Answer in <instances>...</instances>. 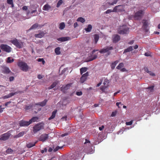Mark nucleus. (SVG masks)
<instances>
[{
  "label": "nucleus",
  "instance_id": "32",
  "mask_svg": "<svg viewBox=\"0 0 160 160\" xmlns=\"http://www.w3.org/2000/svg\"><path fill=\"white\" fill-rule=\"evenodd\" d=\"M87 68L86 67L82 68L80 69V72L81 74L85 72L87 70Z\"/></svg>",
  "mask_w": 160,
  "mask_h": 160
},
{
  "label": "nucleus",
  "instance_id": "23",
  "mask_svg": "<svg viewBox=\"0 0 160 160\" xmlns=\"http://www.w3.org/2000/svg\"><path fill=\"white\" fill-rule=\"evenodd\" d=\"M37 142H28L27 144V148H30L32 147L33 146H35Z\"/></svg>",
  "mask_w": 160,
  "mask_h": 160
},
{
  "label": "nucleus",
  "instance_id": "25",
  "mask_svg": "<svg viewBox=\"0 0 160 160\" xmlns=\"http://www.w3.org/2000/svg\"><path fill=\"white\" fill-rule=\"evenodd\" d=\"M38 118L37 117H34L32 118L29 121V122L30 123V124L32 122H34L36 121H37L38 120Z\"/></svg>",
  "mask_w": 160,
  "mask_h": 160
},
{
  "label": "nucleus",
  "instance_id": "31",
  "mask_svg": "<svg viewBox=\"0 0 160 160\" xmlns=\"http://www.w3.org/2000/svg\"><path fill=\"white\" fill-rule=\"evenodd\" d=\"M92 28V26L90 24H89L88 25L87 28L85 29V30L87 32H90Z\"/></svg>",
  "mask_w": 160,
  "mask_h": 160
},
{
  "label": "nucleus",
  "instance_id": "28",
  "mask_svg": "<svg viewBox=\"0 0 160 160\" xmlns=\"http://www.w3.org/2000/svg\"><path fill=\"white\" fill-rule=\"evenodd\" d=\"M118 61L116 60L112 63L111 66L112 69H113L115 68L116 66L118 63Z\"/></svg>",
  "mask_w": 160,
  "mask_h": 160
},
{
  "label": "nucleus",
  "instance_id": "3",
  "mask_svg": "<svg viewBox=\"0 0 160 160\" xmlns=\"http://www.w3.org/2000/svg\"><path fill=\"white\" fill-rule=\"evenodd\" d=\"M17 65L20 69L23 71L26 72L28 71L29 69V66L24 62H18Z\"/></svg>",
  "mask_w": 160,
  "mask_h": 160
},
{
  "label": "nucleus",
  "instance_id": "5",
  "mask_svg": "<svg viewBox=\"0 0 160 160\" xmlns=\"http://www.w3.org/2000/svg\"><path fill=\"white\" fill-rule=\"evenodd\" d=\"M44 124L43 123H38L33 127V132L35 133L41 130L44 128Z\"/></svg>",
  "mask_w": 160,
  "mask_h": 160
},
{
  "label": "nucleus",
  "instance_id": "50",
  "mask_svg": "<svg viewBox=\"0 0 160 160\" xmlns=\"http://www.w3.org/2000/svg\"><path fill=\"white\" fill-rule=\"evenodd\" d=\"M154 86H151L148 87L147 89L150 90V91H152L153 89Z\"/></svg>",
  "mask_w": 160,
  "mask_h": 160
},
{
  "label": "nucleus",
  "instance_id": "41",
  "mask_svg": "<svg viewBox=\"0 0 160 160\" xmlns=\"http://www.w3.org/2000/svg\"><path fill=\"white\" fill-rule=\"evenodd\" d=\"M63 148V146L59 147V146H57L54 149L53 152H56L57 151H58L59 149H62Z\"/></svg>",
  "mask_w": 160,
  "mask_h": 160
},
{
  "label": "nucleus",
  "instance_id": "18",
  "mask_svg": "<svg viewBox=\"0 0 160 160\" xmlns=\"http://www.w3.org/2000/svg\"><path fill=\"white\" fill-rule=\"evenodd\" d=\"M9 137V136L7 133L2 134L0 138V140L5 141L7 140Z\"/></svg>",
  "mask_w": 160,
  "mask_h": 160
},
{
  "label": "nucleus",
  "instance_id": "58",
  "mask_svg": "<svg viewBox=\"0 0 160 160\" xmlns=\"http://www.w3.org/2000/svg\"><path fill=\"white\" fill-rule=\"evenodd\" d=\"M4 109V108H2V106H0V113L2 112L3 110V109Z\"/></svg>",
  "mask_w": 160,
  "mask_h": 160
},
{
  "label": "nucleus",
  "instance_id": "26",
  "mask_svg": "<svg viewBox=\"0 0 160 160\" xmlns=\"http://www.w3.org/2000/svg\"><path fill=\"white\" fill-rule=\"evenodd\" d=\"M51 7L48 4H45L43 7L42 9L45 11H48L50 8H51Z\"/></svg>",
  "mask_w": 160,
  "mask_h": 160
},
{
  "label": "nucleus",
  "instance_id": "13",
  "mask_svg": "<svg viewBox=\"0 0 160 160\" xmlns=\"http://www.w3.org/2000/svg\"><path fill=\"white\" fill-rule=\"evenodd\" d=\"M48 134L44 133L40 136L39 140V141L44 142L48 138Z\"/></svg>",
  "mask_w": 160,
  "mask_h": 160
},
{
  "label": "nucleus",
  "instance_id": "17",
  "mask_svg": "<svg viewBox=\"0 0 160 160\" xmlns=\"http://www.w3.org/2000/svg\"><path fill=\"white\" fill-rule=\"evenodd\" d=\"M71 38L70 37H61L57 39V40L61 42H65L67 41H69L71 40Z\"/></svg>",
  "mask_w": 160,
  "mask_h": 160
},
{
  "label": "nucleus",
  "instance_id": "30",
  "mask_svg": "<svg viewBox=\"0 0 160 160\" xmlns=\"http://www.w3.org/2000/svg\"><path fill=\"white\" fill-rule=\"evenodd\" d=\"M55 52L57 55H59L61 54L60 48L59 47L56 48L55 49Z\"/></svg>",
  "mask_w": 160,
  "mask_h": 160
},
{
  "label": "nucleus",
  "instance_id": "39",
  "mask_svg": "<svg viewBox=\"0 0 160 160\" xmlns=\"http://www.w3.org/2000/svg\"><path fill=\"white\" fill-rule=\"evenodd\" d=\"M118 0H114L113 2L112 3H111L110 2L108 1L107 2V3L110 5H113L114 4H116L117 2H118Z\"/></svg>",
  "mask_w": 160,
  "mask_h": 160
},
{
  "label": "nucleus",
  "instance_id": "47",
  "mask_svg": "<svg viewBox=\"0 0 160 160\" xmlns=\"http://www.w3.org/2000/svg\"><path fill=\"white\" fill-rule=\"evenodd\" d=\"M150 76H154L155 75V73L152 72L151 71H150L148 73Z\"/></svg>",
  "mask_w": 160,
  "mask_h": 160
},
{
  "label": "nucleus",
  "instance_id": "36",
  "mask_svg": "<svg viewBox=\"0 0 160 160\" xmlns=\"http://www.w3.org/2000/svg\"><path fill=\"white\" fill-rule=\"evenodd\" d=\"M108 85H105L104 86H101L100 88V89L102 92H104L106 89L108 88Z\"/></svg>",
  "mask_w": 160,
  "mask_h": 160
},
{
  "label": "nucleus",
  "instance_id": "27",
  "mask_svg": "<svg viewBox=\"0 0 160 160\" xmlns=\"http://www.w3.org/2000/svg\"><path fill=\"white\" fill-rule=\"evenodd\" d=\"M133 50V49L132 48V47L130 46L127 49H126L124 50V51L123 52V53L128 52H130V51H132Z\"/></svg>",
  "mask_w": 160,
  "mask_h": 160
},
{
  "label": "nucleus",
  "instance_id": "56",
  "mask_svg": "<svg viewBox=\"0 0 160 160\" xmlns=\"http://www.w3.org/2000/svg\"><path fill=\"white\" fill-rule=\"evenodd\" d=\"M68 24L69 25H71L72 24V20L71 19H70L68 22Z\"/></svg>",
  "mask_w": 160,
  "mask_h": 160
},
{
  "label": "nucleus",
  "instance_id": "48",
  "mask_svg": "<svg viewBox=\"0 0 160 160\" xmlns=\"http://www.w3.org/2000/svg\"><path fill=\"white\" fill-rule=\"evenodd\" d=\"M97 55H94L93 56L92 58L90 59L89 61H92L95 59L97 58Z\"/></svg>",
  "mask_w": 160,
  "mask_h": 160
},
{
  "label": "nucleus",
  "instance_id": "19",
  "mask_svg": "<svg viewBox=\"0 0 160 160\" xmlns=\"http://www.w3.org/2000/svg\"><path fill=\"white\" fill-rule=\"evenodd\" d=\"M47 101L48 100L47 99H45L43 101L41 102L37 103L36 104V105H40L42 107H43L46 105Z\"/></svg>",
  "mask_w": 160,
  "mask_h": 160
},
{
  "label": "nucleus",
  "instance_id": "37",
  "mask_svg": "<svg viewBox=\"0 0 160 160\" xmlns=\"http://www.w3.org/2000/svg\"><path fill=\"white\" fill-rule=\"evenodd\" d=\"M77 21L78 22H81L82 23H83L85 21V19L82 17H79L78 18Z\"/></svg>",
  "mask_w": 160,
  "mask_h": 160
},
{
  "label": "nucleus",
  "instance_id": "16",
  "mask_svg": "<svg viewBox=\"0 0 160 160\" xmlns=\"http://www.w3.org/2000/svg\"><path fill=\"white\" fill-rule=\"evenodd\" d=\"M43 26V25H40L38 23H35L31 26V27L28 30L30 31L31 30L37 28H40Z\"/></svg>",
  "mask_w": 160,
  "mask_h": 160
},
{
  "label": "nucleus",
  "instance_id": "1",
  "mask_svg": "<svg viewBox=\"0 0 160 160\" xmlns=\"http://www.w3.org/2000/svg\"><path fill=\"white\" fill-rule=\"evenodd\" d=\"M92 145L89 140L86 139L83 146L80 147L79 151L81 153L85 152L88 154L92 153L93 152Z\"/></svg>",
  "mask_w": 160,
  "mask_h": 160
},
{
  "label": "nucleus",
  "instance_id": "46",
  "mask_svg": "<svg viewBox=\"0 0 160 160\" xmlns=\"http://www.w3.org/2000/svg\"><path fill=\"white\" fill-rule=\"evenodd\" d=\"M113 11V10H111V9H108L107 11H106L104 13L106 14H108L112 12H114Z\"/></svg>",
  "mask_w": 160,
  "mask_h": 160
},
{
  "label": "nucleus",
  "instance_id": "54",
  "mask_svg": "<svg viewBox=\"0 0 160 160\" xmlns=\"http://www.w3.org/2000/svg\"><path fill=\"white\" fill-rule=\"evenodd\" d=\"M82 92L81 91L78 92H76V95L78 96H81L82 95Z\"/></svg>",
  "mask_w": 160,
  "mask_h": 160
},
{
  "label": "nucleus",
  "instance_id": "38",
  "mask_svg": "<svg viewBox=\"0 0 160 160\" xmlns=\"http://www.w3.org/2000/svg\"><path fill=\"white\" fill-rule=\"evenodd\" d=\"M124 66V64L122 62L119 64V65L116 68L118 69H120L122 68Z\"/></svg>",
  "mask_w": 160,
  "mask_h": 160
},
{
  "label": "nucleus",
  "instance_id": "10",
  "mask_svg": "<svg viewBox=\"0 0 160 160\" xmlns=\"http://www.w3.org/2000/svg\"><path fill=\"white\" fill-rule=\"evenodd\" d=\"M72 85V83H68L65 86H63L61 88V90L64 93H65L66 91L69 89Z\"/></svg>",
  "mask_w": 160,
  "mask_h": 160
},
{
  "label": "nucleus",
  "instance_id": "60",
  "mask_svg": "<svg viewBox=\"0 0 160 160\" xmlns=\"http://www.w3.org/2000/svg\"><path fill=\"white\" fill-rule=\"evenodd\" d=\"M104 125H102L101 127H99V129L100 131H102L104 128Z\"/></svg>",
  "mask_w": 160,
  "mask_h": 160
},
{
  "label": "nucleus",
  "instance_id": "12",
  "mask_svg": "<svg viewBox=\"0 0 160 160\" xmlns=\"http://www.w3.org/2000/svg\"><path fill=\"white\" fill-rule=\"evenodd\" d=\"M88 75L89 74L88 72L83 74L80 78V82L82 83H83L86 80Z\"/></svg>",
  "mask_w": 160,
  "mask_h": 160
},
{
  "label": "nucleus",
  "instance_id": "52",
  "mask_svg": "<svg viewBox=\"0 0 160 160\" xmlns=\"http://www.w3.org/2000/svg\"><path fill=\"white\" fill-rule=\"evenodd\" d=\"M144 70L145 71V72L147 73L149 72L150 71L149 70L148 68L147 67H144Z\"/></svg>",
  "mask_w": 160,
  "mask_h": 160
},
{
  "label": "nucleus",
  "instance_id": "45",
  "mask_svg": "<svg viewBox=\"0 0 160 160\" xmlns=\"http://www.w3.org/2000/svg\"><path fill=\"white\" fill-rule=\"evenodd\" d=\"M58 82L57 81H55L54 82H53L51 85L52 87L53 88L54 87H55L56 85L58 84Z\"/></svg>",
  "mask_w": 160,
  "mask_h": 160
},
{
  "label": "nucleus",
  "instance_id": "43",
  "mask_svg": "<svg viewBox=\"0 0 160 160\" xmlns=\"http://www.w3.org/2000/svg\"><path fill=\"white\" fill-rule=\"evenodd\" d=\"M109 83L108 80L106 79H105L104 80V82L103 83V84L104 85V86L105 85H108V84Z\"/></svg>",
  "mask_w": 160,
  "mask_h": 160
},
{
  "label": "nucleus",
  "instance_id": "6",
  "mask_svg": "<svg viewBox=\"0 0 160 160\" xmlns=\"http://www.w3.org/2000/svg\"><path fill=\"white\" fill-rule=\"evenodd\" d=\"M0 48L2 50L8 53L10 52L12 50L11 48L6 44H2Z\"/></svg>",
  "mask_w": 160,
  "mask_h": 160
},
{
  "label": "nucleus",
  "instance_id": "59",
  "mask_svg": "<svg viewBox=\"0 0 160 160\" xmlns=\"http://www.w3.org/2000/svg\"><path fill=\"white\" fill-rule=\"evenodd\" d=\"M116 112H112L111 114V117H114L116 115Z\"/></svg>",
  "mask_w": 160,
  "mask_h": 160
},
{
  "label": "nucleus",
  "instance_id": "63",
  "mask_svg": "<svg viewBox=\"0 0 160 160\" xmlns=\"http://www.w3.org/2000/svg\"><path fill=\"white\" fill-rule=\"evenodd\" d=\"M11 103V101H9V102H6L5 104V106H7L10 103Z\"/></svg>",
  "mask_w": 160,
  "mask_h": 160
},
{
  "label": "nucleus",
  "instance_id": "8",
  "mask_svg": "<svg viewBox=\"0 0 160 160\" xmlns=\"http://www.w3.org/2000/svg\"><path fill=\"white\" fill-rule=\"evenodd\" d=\"M143 13V11L140 10L135 13L134 17L137 19H140L142 18Z\"/></svg>",
  "mask_w": 160,
  "mask_h": 160
},
{
  "label": "nucleus",
  "instance_id": "49",
  "mask_svg": "<svg viewBox=\"0 0 160 160\" xmlns=\"http://www.w3.org/2000/svg\"><path fill=\"white\" fill-rule=\"evenodd\" d=\"M32 107V105H29L28 106H26L25 108V109L26 110H29L30 109H31Z\"/></svg>",
  "mask_w": 160,
  "mask_h": 160
},
{
  "label": "nucleus",
  "instance_id": "9",
  "mask_svg": "<svg viewBox=\"0 0 160 160\" xmlns=\"http://www.w3.org/2000/svg\"><path fill=\"white\" fill-rule=\"evenodd\" d=\"M124 8L123 6L118 5L115 6L113 8V12H122L124 11Z\"/></svg>",
  "mask_w": 160,
  "mask_h": 160
},
{
  "label": "nucleus",
  "instance_id": "15",
  "mask_svg": "<svg viewBox=\"0 0 160 160\" xmlns=\"http://www.w3.org/2000/svg\"><path fill=\"white\" fill-rule=\"evenodd\" d=\"M120 39V37L118 34H115L112 37V42L114 43H116Z\"/></svg>",
  "mask_w": 160,
  "mask_h": 160
},
{
  "label": "nucleus",
  "instance_id": "21",
  "mask_svg": "<svg viewBox=\"0 0 160 160\" xmlns=\"http://www.w3.org/2000/svg\"><path fill=\"white\" fill-rule=\"evenodd\" d=\"M57 112V110H56L52 112L51 116L48 118L49 120H51L55 118Z\"/></svg>",
  "mask_w": 160,
  "mask_h": 160
},
{
  "label": "nucleus",
  "instance_id": "62",
  "mask_svg": "<svg viewBox=\"0 0 160 160\" xmlns=\"http://www.w3.org/2000/svg\"><path fill=\"white\" fill-rule=\"evenodd\" d=\"M78 25L77 22H76L74 23L73 26L74 28H76L78 26Z\"/></svg>",
  "mask_w": 160,
  "mask_h": 160
},
{
  "label": "nucleus",
  "instance_id": "2",
  "mask_svg": "<svg viewBox=\"0 0 160 160\" xmlns=\"http://www.w3.org/2000/svg\"><path fill=\"white\" fill-rule=\"evenodd\" d=\"M129 32V28L125 25L120 26L118 31V33L120 34H128Z\"/></svg>",
  "mask_w": 160,
  "mask_h": 160
},
{
  "label": "nucleus",
  "instance_id": "7",
  "mask_svg": "<svg viewBox=\"0 0 160 160\" xmlns=\"http://www.w3.org/2000/svg\"><path fill=\"white\" fill-rule=\"evenodd\" d=\"M113 49V48L112 47H107L101 49L99 51V52L101 53H104L106 52H108V54L109 55L111 52H109V51Z\"/></svg>",
  "mask_w": 160,
  "mask_h": 160
},
{
  "label": "nucleus",
  "instance_id": "40",
  "mask_svg": "<svg viewBox=\"0 0 160 160\" xmlns=\"http://www.w3.org/2000/svg\"><path fill=\"white\" fill-rule=\"evenodd\" d=\"M14 61V59L12 58L11 60V58L10 57H9L7 58V62L9 63H11Z\"/></svg>",
  "mask_w": 160,
  "mask_h": 160
},
{
  "label": "nucleus",
  "instance_id": "11",
  "mask_svg": "<svg viewBox=\"0 0 160 160\" xmlns=\"http://www.w3.org/2000/svg\"><path fill=\"white\" fill-rule=\"evenodd\" d=\"M142 23L143 24L142 28L145 32H148V22L147 20L143 19L142 21Z\"/></svg>",
  "mask_w": 160,
  "mask_h": 160
},
{
  "label": "nucleus",
  "instance_id": "33",
  "mask_svg": "<svg viewBox=\"0 0 160 160\" xmlns=\"http://www.w3.org/2000/svg\"><path fill=\"white\" fill-rule=\"evenodd\" d=\"M94 38L95 43L96 44L98 42V41L99 39V35L98 34H95L94 35Z\"/></svg>",
  "mask_w": 160,
  "mask_h": 160
},
{
  "label": "nucleus",
  "instance_id": "14",
  "mask_svg": "<svg viewBox=\"0 0 160 160\" xmlns=\"http://www.w3.org/2000/svg\"><path fill=\"white\" fill-rule=\"evenodd\" d=\"M19 124L20 127L28 126L30 125V123L29 121H26L23 120L20 121L19 122Z\"/></svg>",
  "mask_w": 160,
  "mask_h": 160
},
{
  "label": "nucleus",
  "instance_id": "34",
  "mask_svg": "<svg viewBox=\"0 0 160 160\" xmlns=\"http://www.w3.org/2000/svg\"><path fill=\"white\" fill-rule=\"evenodd\" d=\"M7 2L8 4L11 5L12 8L14 7V6L12 0H7Z\"/></svg>",
  "mask_w": 160,
  "mask_h": 160
},
{
  "label": "nucleus",
  "instance_id": "55",
  "mask_svg": "<svg viewBox=\"0 0 160 160\" xmlns=\"http://www.w3.org/2000/svg\"><path fill=\"white\" fill-rule=\"evenodd\" d=\"M47 148H45L43 150H41V152L42 153H43L44 152H47Z\"/></svg>",
  "mask_w": 160,
  "mask_h": 160
},
{
  "label": "nucleus",
  "instance_id": "22",
  "mask_svg": "<svg viewBox=\"0 0 160 160\" xmlns=\"http://www.w3.org/2000/svg\"><path fill=\"white\" fill-rule=\"evenodd\" d=\"M17 93V92H14V93H12V92L10 93L9 94H8L7 95L3 97V98L5 99L6 98H9L14 96V95H15Z\"/></svg>",
  "mask_w": 160,
  "mask_h": 160
},
{
  "label": "nucleus",
  "instance_id": "57",
  "mask_svg": "<svg viewBox=\"0 0 160 160\" xmlns=\"http://www.w3.org/2000/svg\"><path fill=\"white\" fill-rule=\"evenodd\" d=\"M28 7L26 6H24L22 8V9L23 10L26 11L28 9Z\"/></svg>",
  "mask_w": 160,
  "mask_h": 160
},
{
  "label": "nucleus",
  "instance_id": "42",
  "mask_svg": "<svg viewBox=\"0 0 160 160\" xmlns=\"http://www.w3.org/2000/svg\"><path fill=\"white\" fill-rule=\"evenodd\" d=\"M63 1L62 0H59L57 5V8H58L60 7V6L62 3Z\"/></svg>",
  "mask_w": 160,
  "mask_h": 160
},
{
  "label": "nucleus",
  "instance_id": "53",
  "mask_svg": "<svg viewBox=\"0 0 160 160\" xmlns=\"http://www.w3.org/2000/svg\"><path fill=\"white\" fill-rule=\"evenodd\" d=\"M74 156H69V159H67V160H74L75 159L74 158Z\"/></svg>",
  "mask_w": 160,
  "mask_h": 160
},
{
  "label": "nucleus",
  "instance_id": "29",
  "mask_svg": "<svg viewBox=\"0 0 160 160\" xmlns=\"http://www.w3.org/2000/svg\"><path fill=\"white\" fill-rule=\"evenodd\" d=\"M25 134V132L24 131L21 132H19L18 135L14 136V138H18L22 136Z\"/></svg>",
  "mask_w": 160,
  "mask_h": 160
},
{
  "label": "nucleus",
  "instance_id": "64",
  "mask_svg": "<svg viewBox=\"0 0 160 160\" xmlns=\"http://www.w3.org/2000/svg\"><path fill=\"white\" fill-rule=\"evenodd\" d=\"M144 55L146 56H150V55L149 53L148 52L145 53Z\"/></svg>",
  "mask_w": 160,
  "mask_h": 160
},
{
  "label": "nucleus",
  "instance_id": "24",
  "mask_svg": "<svg viewBox=\"0 0 160 160\" xmlns=\"http://www.w3.org/2000/svg\"><path fill=\"white\" fill-rule=\"evenodd\" d=\"M11 72L10 70H9L8 68L5 67L3 68V70L2 71V72L4 73L8 74Z\"/></svg>",
  "mask_w": 160,
  "mask_h": 160
},
{
  "label": "nucleus",
  "instance_id": "20",
  "mask_svg": "<svg viewBox=\"0 0 160 160\" xmlns=\"http://www.w3.org/2000/svg\"><path fill=\"white\" fill-rule=\"evenodd\" d=\"M45 33L43 32H42L39 34H35L34 36L35 38H41L43 37Z\"/></svg>",
  "mask_w": 160,
  "mask_h": 160
},
{
  "label": "nucleus",
  "instance_id": "4",
  "mask_svg": "<svg viewBox=\"0 0 160 160\" xmlns=\"http://www.w3.org/2000/svg\"><path fill=\"white\" fill-rule=\"evenodd\" d=\"M10 42L19 48H20L22 47L23 43L21 40H18L17 39L15 38L13 40H11Z\"/></svg>",
  "mask_w": 160,
  "mask_h": 160
},
{
  "label": "nucleus",
  "instance_id": "44",
  "mask_svg": "<svg viewBox=\"0 0 160 160\" xmlns=\"http://www.w3.org/2000/svg\"><path fill=\"white\" fill-rule=\"evenodd\" d=\"M37 60L39 62H42L43 64L45 63V62L43 58H38V59Z\"/></svg>",
  "mask_w": 160,
  "mask_h": 160
},
{
  "label": "nucleus",
  "instance_id": "61",
  "mask_svg": "<svg viewBox=\"0 0 160 160\" xmlns=\"http://www.w3.org/2000/svg\"><path fill=\"white\" fill-rule=\"evenodd\" d=\"M14 79V78L13 76L10 77L9 78V80L10 81H12Z\"/></svg>",
  "mask_w": 160,
  "mask_h": 160
},
{
  "label": "nucleus",
  "instance_id": "35",
  "mask_svg": "<svg viewBox=\"0 0 160 160\" xmlns=\"http://www.w3.org/2000/svg\"><path fill=\"white\" fill-rule=\"evenodd\" d=\"M65 27V25L64 22H62L59 24V28L61 30L63 29Z\"/></svg>",
  "mask_w": 160,
  "mask_h": 160
},
{
  "label": "nucleus",
  "instance_id": "51",
  "mask_svg": "<svg viewBox=\"0 0 160 160\" xmlns=\"http://www.w3.org/2000/svg\"><path fill=\"white\" fill-rule=\"evenodd\" d=\"M132 123V121H131L129 122H126V124L127 125H131Z\"/></svg>",
  "mask_w": 160,
  "mask_h": 160
}]
</instances>
